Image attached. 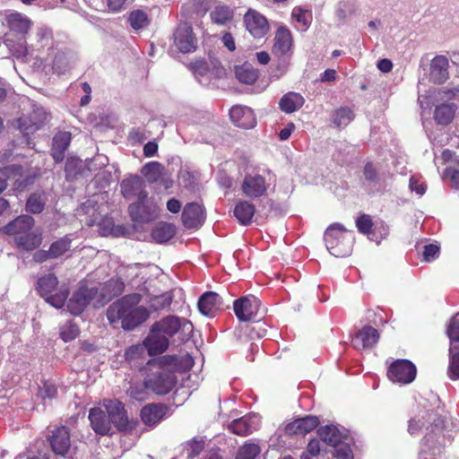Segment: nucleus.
I'll return each instance as SVG.
<instances>
[{"label": "nucleus", "instance_id": "nucleus-1", "mask_svg": "<svg viewBox=\"0 0 459 459\" xmlns=\"http://www.w3.org/2000/svg\"><path fill=\"white\" fill-rule=\"evenodd\" d=\"M141 295L134 293L126 295L112 303L107 310V317L111 325L120 326L125 330H132L146 321L149 311L143 306H138Z\"/></svg>", "mask_w": 459, "mask_h": 459}, {"label": "nucleus", "instance_id": "nucleus-2", "mask_svg": "<svg viewBox=\"0 0 459 459\" xmlns=\"http://www.w3.org/2000/svg\"><path fill=\"white\" fill-rule=\"evenodd\" d=\"M325 241L328 251L336 257L347 256L351 252L352 240L348 238L346 230L340 223L327 228Z\"/></svg>", "mask_w": 459, "mask_h": 459}, {"label": "nucleus", "instance_id": "nucleus-3", "mask_svg": "<svg viewBox=\"0 0 459 459\" xmlns=\"http://www.w3.org/2000/svg\"><path fill=\"white\" fill-rule=\"evenodd\" d=\"M58 284L57 277L53 274H48L40 278L38 281L39 291L46 301L56 308H61L68 297V290L65 287L59 289L58 292L53 294Z\"/></svg>", "mask_w": 459, "mask_h": 459}, {"label": "nucleus", "instance_id": "nucleus-4", "mask_svg": "<svg viewBox=\"0 0 459 459\" xmlns=\"http://www.w3.org/2000/svg\"><path fill=\"white\" fill-rule=\"evenodd\" d=\"M176 383L174 373L163 368H159L145 378V387L157 394H167Z\"/></svg>", "mask_w": 459, "mask_h": 459}, {"label": "nucleus", "instance_id": "nucleus-5", "mask_svg": "<svg viewBox=\"0 0 459 459\" xmlns=\"http://www.w3.org/2000/svg\"><path fill=\"white\" fill-rule=\"evenodd\" d=\"M128 212L134 221L149 222L158 218L160 208L153 198L147 196L132 203Z\"/></svg>", "mask_w": 459, "mask_h": 459}, {"label": "nucleus", "instance_id": "nucleus-6", "mask_svg": "<svg viewBox=\"0 0 459 459\" xmlns=\"http://www.w3.org/2000/svg\"><path fill=\"white\" fill-rule=\"evenodd\" d=\"M233 307L237 317L242 322L256 320L264 312L261 301L255 296L239 298L234 301Z\"/></svg>", "mask_w": 459, "mask_h": 459}, {"label": "nucleus", "instance_id": "nucleus-7", "mask_svg": "<svg viewBox=\"0 0 459 459\" xmlns=\"http://www.w3.org/2000/svg\"><path fill=\"white\" fill-rule=\"evenodd\" d=\"M152 327L160 333L167 335L169 339L179 331L185 335L190 334L193 331V325L190 321L176 316L163 317L160 321L155 322Z\"/></svg>", "mask_w": 459, "mask_h": 459}, {"label": "nucleus", "instance_id": "nucleus-8", "mask_svg": "<svg viewBox=\"0 0 459 459\" xmlns=\"http://www.w3.org/2000/svg\"><path fill=\"white\" fill-rule=\"evenodd\" d=\"M102 407L117 429L122 431L133 428L122 402L117 399H105Z\"/></svg>", "mask_w": 459, "mask_h": 459}, {"label": "nucleus", "instance_id": "nucleus-9", "mask_svg": "<svg viewBox=\"0 0 459 459\" xmlns=\"http://www.w3.org/2000/svg\"><path fill=\"white\" fill-rule=\"evenodd\" d=\"M174 46L181 53L194 52L197 48V38L187 22L178 24L174 32Z\"/></svg>", "mask_w": 459, "mask_h": 459}, {"label": "nucleus", "instance_id": "nucleus-10", "mask_svg": "<svg viewBox=\"0 0 459 459\" xmlns=\"http://www.w3.org/2000/svg\"><path fill=\"white\" fill-rule=\"evenodd\" d=\"M7 181H12L16 188L22 189L31 184L33 178L24 176L21 166L13 165L0 169V194L6 188Z\"/></svg>", "mask_w": 459, "mask_h": 459}, {"label": "nucleus", "instance_id": "nucleus-11", "mask_svg": "<svg viewBox=\"0 0 459 459\" xmlns=\"http://www.w3.org/2000/svg\"><path fill=\"white\" fill-rule=\"evenodd\" d=\"M416 367L407 359H398L391 364L387 376L393 382L410 384L416 377Z\"/></svg>", "mask_w": 459, "mask_h": 459}, {"label": "nucleus", "instance_id": "nucleus-12", "mask_svg": "<svg viewBox=\"0 0 459 459\" xmlns=\"http://www.w3.org/2000/svg\"><path fill=\"white\" fill-rule=\"evenodd\" d=\"M244 23L247 30L255 39L264 38L270 30L267 19L251 8L244 15Z\"/></svg>", "mask_w": 459, "mask_h": 459}, {"label": "nucleus", "instance_id": "nucleus-13", "mask_svg": "<svg viewBox=\"0 0 459 459\" xmlns=\"http://www.w3.org/2000/svg\"><path fill=\"white\" fill-rule=\"evenodd\" d=\"M120 191L127 200H139L147 197L145 183L139 176H129L120 183Z\"/></svg>", "mask_w": 459, "mask_h": 459}, {"label": "nucleus", "instance_id": "nucleus-14", "mask_svg": "<svg viewBox=\"0 0 459 459\" xmlns=\"http://www.w3.org/2000/svg\"><path fill=\"white\" fill-rule=\"evenodd\" d=\"M97 294L96 288L82 286L69 299L67 308L73 315L81 314Z\"/></svg>", "mask_w": 459, "mask_h": 459}, {"label": "nucleus", "instance_id": "nucleus-15", "mask_svg": "<svg viewBox=\"0 0 459 459\" xmlns=\"http://www.w3.org/2000/svg\"><path fill=\"white\" fill-rule=\"evenodd\" d=\"M89 420L92 429L99 435L113 433L114 424L101 407L92 408L89 411Z\"/></svg>", "mask_w": 459, "mask_h": 459}, {"label": "nucleus", "instance_id": "nucleus-16", "mask_svg": "<svg viewBox=\"0 0 459 459\" xmlns=\"http://www.w3.org/2000/svg\"><path fill=\"white\" fill-rule=\"evenodd\" d=\"M46 119V114L42 110L38 109L18 118L16 126L23 134L28 135L38 131L45 123Z\"/></svg>", "mask_w": 459, "mask_h": 459}, {"label": "nucleus", "instance_id": "nucleus-17", "mask_svg": "<svg viewBox=\"0 0 459 459\" xmlns=\"http://www.w3.org/2000/svg\"><path fill=\"white\" fill-rule=\"evenodd\" d=\"M241 190L249 198L260 197L266 192L265 179L258 174H248L242 182Z\"/></svg>", "mask_w": 459, "mask_h": 459}, {"label": "nucleus", "instance_id": "nucleus-18", "mask_svg": "<svg viewBox=\"0 0 459 459\" xmlns=\"http://www.w3.org/2000/svg\"><path fill=\"white\" fill-rule=\"evenodd\" d=\"M231 121L238 127L253 128L256 125V119L253 110L248 107L234 106L230 110Z\"/></svg>", "mask_w": 459, "mask_h": 459}, {"label": "nucleus", "instance_id": "nucleus-19", "mask_svg": "<svg viewBox=\"0 0 459 459\" xmlns=\"http://www.w3.org/2000/svg\"><path fill=\"white\" fill-rule=\"evenodd\" d=\"M169 344L168 336L155 331L153 327L151 328L149 335L143 341V346L151 356L164 352L168 349Z\"/></svg>", "mask_w": 459, "mask_h": 459}, {"label": "nucleus", "instance_id": "nucleus-20", "mask_svg": "<svg viewBox=\"0 0 459 459\" xmlns=\"http://www.w3.org/2000/svg\"><path fill=\"white\" fill-rule=\"evenodd\" d=\"M49 442L55 454L65 455L71 446L68 429L62 426L54 429L49 437Z\"/></svg>", "mask_w": 459, "mask_h": 459}, {"label": "nucleus", "instance_id": "nucleus-21", "mask_svg": "<svg viewBox=\"0 0 459 459\" xmlns=\"http://www.w3.org/2000/svg\"><path fill=\"white\" fill-rule=\"evenodd\" d=\"M259 422L258 415L248 414L233 420L229 428L236 435L247 436L258 428Z\"/></svg>", "mask_w": 459, "mask_h": 459}, {"label": "nucleus", "instance_id": "nucleus-22", "mask_svg": "<svg viewBox=\"0 0 459 459\" xmlns=\"http://www.w3.org/2000/svg\"><path fill=\"white\" fill-rule=\"evenodd\" d=\"M318 424L317 417L307 416L289 423L285 428V432L288 435H306L316 429Z\"/></svg>", "mask_w": 459, "mask_h": 459}, {"label": "nucleus", "instance_id": "nucleus-23", "mask_svg": "<svg viewBox=\"0 0 459 459\" xmlns=\"http://www.w3.org/2000/svg\"><path fill=\"white\" fill-rule=\"evenodd\" d=\"M5 22L12 31L22 36L27 34L32 26L30 19L18 12L6 14Z\"/></svg>", "mask_w": 459, "mask_h": 459}, {"label": "nucleus", "instance_id": "nucleus-24", "mask_svg": "<svg viewBox=\"0 0 459 459\" xmlns=\"http://www.w3.org/2000/svg\"><path fill=\"white\" fill-rule=\"evenodd\" d=\"M378 338L377 329L372 326H364L354 337L352 344L357 350L368 349L377 342Z\"/></svg>", "mask_w": 459, "mask_h": 459}, {"label": "nucleus", "instance_id": "nucleus-25", "mask_svg": "<svg viewBox=\"0 0 459 459\" xmlns=\"http://www.w3.org/2000/svg\"><path fill=\"white\" fill-rule=\"evenodd\" d=\"M204 209L195 203L187 204L182 213V221L186 228H195L204 221Z\"/></svg>", "mask_w": 459, "mask_h": 459}, {"label": "nucleus", "instance_id": "nucleus-26", "mask_svg": "<svg viewBox=\"0 0 459 459\" xmlns=\"http://www.w3.org/2000/svg\"><path fill=\"white\" fill-rule=\"evenodd\" d=\"M222 307L221 297L212 291H207L201 296L198 301V308L203 315L212 316Z\"/></svg>", "mask_w": 459, "mask_h": 459}, {"label": "nucleus", "instance_id": "nucleus-27", "mask_svg": "<svg viewBox=\"0 0 459 459\" xmlns=\"http://www.w3.org/2000/svg\"><path fill=\"white\" fill-rule=\"evenodd\" d=\"M167 407L160 403H150L141 410L143 422L148 426H154L165 416Z\"/></svg>", "mask_w": 459, "mask_h": 459}, {"label": "nucleus", "instance_id": "nucleus-28", "mask_svg": "<svg viewBox=\"0 0 459 459\" xmlns=\"http://www.w3.org/2000/svg\"><path fill=\"white\" fill-rule=\"evenodd\" d=\"M292 46V36L286 27H280L274 37V44L273 47V52L275 55L282 56L287 54Z\"/></svg>", "mask_w": 459, "mask_h": 459}, {"label": "nucleus", "instance_id": "nucleus-29", "mask_svg": "<svg viewBox=\"0 0 459 459\" xmlns=\"http://www.w3.org/2000/svg\"><path fill=\"white\" fill-rule=\"evenodd\" d=\"M430 77L437 83H442L448 78V59L446 56H437L432 59Z\"/></svg>", "mask_w": 459, "mask_h": 459}, {"label": "nucleus", "instance_id": "nucleus-30", "mask_svg": "<svg viewBox=\"0 0 459 459\" xmlns=\"http://www.w3.org/2000/svg\"><path fill=\"white\" fill-rule=\"evenodd\" d=\"M34 226V219L29 215H22L11 221L5 226V232L9 235H13L14 238L18 235L25 234L32 230Z\"/></svg>", "mask_w": 459, "mask_h": 459}, {"label": "nucleus", "instance_id": "nucleus-31", "mask_svg": "<svg viewBox=\"0 0 459 459\" xmlns=\"http://www.w3.org/2000/svg\"><path fill=\"white\" fill-rule=\"evenodd\" d=\"M71 143V134L69 132H59L53 139L51 155L56 162H60L65 158V152Z\"/></svg>", "mask_w": 459, "mask_h": 459}, {"label": "nucleus", "instance_id": "nucleus-32", "mask_svg": "<svg viewBox=\"0 0 459 459\" xmlns=\"http://www.w3.org/2000/svg\"><path fill=\"white\" fill-rule=\"evenodd\" d=\"M14 241L19 247L27 251H30L36 249L41 245V233L30 230L25 234L18 235L15 237Z\"/></svg>", "mask_w": 459, "mask_h": 459}, {"label": "nucleus", "instance_id": "nucleus-33", "mask_svg": "<svg viewBox=\"0 0 459 459\" xmlns=\"http://www.w3.org/2000/svg\"><path fill=\"white\" fill-rule=\"evenodd\" d=\"M304 102L305 100L300 94L291 91L281 99L280 108L283 112L290 114L300 108Z\"/></svg>", "mask_w": 459, "mask_h": 459}, {"label": "nucleus", "instance_id": "nucleus-34", "mask_svg": "<svg viewBox=\"0 0 459 459\" xmlns=\"http://www.w3.org/2000/svg\"><path fill=\"white\" fill-rule=\"evenodd\" d=\"M255 212L254 204L247 201H239L235 206L234 215L240 224L246 226L251 223Z\"/></svg>", "mask_w": 459, "mask_h": 459}, {"label": "nucleus", "instance_id": "nucleus-35", "mask_svg": "<svg viewBox=\"0 0 459 459\" xmlns=\"http://www.w3.org/2000/svg\"><path fill=\"white\" fill-rule=\"evenodd\" d=\"M457 106L455 103H446L437 106L435 109L434 117L437 124L447 125L452 122Z\"/></svg>", "mask_w": 459, "mask_h": 459}, {"label": "nucleus", "instance_id": "nucleus-36", "mask_svg": "<svg viewBox=\"0 0 459 459\" xmlns=\"http://www.w3.org/2000/svg\"><path fill=\"white\" fill-rule=\"evenodd\" d=\"M236 78L242 83L252 84L258 78L257 71L248 63L235 67Z\"/></svg>", "mask_w": 459, "mask_h": 459}, {"label": "nucleus", "instance_id": "nucleus-37", "mask_svg": "<svg viewBox=\"0 0 459 459\" xmlns=\"http://www.w3.org/2000/svg\"><path fill=\"white\" fill-rule=\"evenodd\" d=\"M320 438L327 445L337 447L342 441V434L334 426H325L317 431Z\"/></svg>", "mask_w": 459, "mask_h": 459}, {"label": "nucleus", "instance_id": "nucleus-38", "mask_svg": "<svg viewBox=\"0 0 459 459\" xmlns=\"http://www.w3.org/2000/svg\"><path fill=\"white\" fill-rule=\"evenodd\" d=\"M431 414L429 411H422L409 420L408 431L411 436H416L430 422Z\"/></svg>", "mask_w": 459, "mask_h": 459}, {"label": "nucleus", "instance_id": "nucleus-39", "mask_svg": "<svg viewBox=\"0 0 459 459\" xmlns=\"http://www.w3.org/2000/svg\"><path fill=\"white\" fill-rule=\"evenodd\" d=\"M164 172V167L158 161H151L145 164L142 169V174L151 183L160 181Z\"/></svg>", "mask_w": 459, "mask_h": 459}, {"label": "nucleus", "instance_id": "nucleus-40", "mask_svg": "<svg viewBox=\"0 0 459 459\" xmlns=\"http://www.w3.org/2000/svg\"><path fill=\"white\" fill-rule=\"evenodd\" d=\"M211 18L214 23L225 25L233 18V11L226 5H219L211 13Z\"/></svg>", "mask_w": 459, "mask_h": 459}, {"label": "nucleus", "instance_id": "nucleus-41", "mask_svg": "<svg viewBox=\"0 0 459 459\" xmlns=\"http://www.w3.org/2000/svg\"><path fill=\"white\" fill-rule=\"evenodd\" d=\"M175 234V228L169 223H160L152 230V238L159 243L169 240Z\"/></svg>", "mask_w": 459, "mask_h": 459}, {"label": "nucleus", "instance_id": "nucleus-42", "mask_svg": "<svg viewBox=\"0 0 459 459\" xmlns=\"http://www.w3.org/2000/svg\"><path fill=\"white\" fill-rule=\"evenodd\" d=\"M72 247V239L65 236L63 237L56 241H54L50 247V254L52 255V257L58 258L62 255H64L66 252L70 250Z\"/></svg>", "mask_w": 459, "mask_h": 459}, {"label": "nucleus", "instance_id": "nucleus-43", "mask_svg": "<svg viewBox=\"0 0 459 459\" xmlns=\"http://www.w3.org/2000/svg\"><path fill=\"white\" fill-rule=\"evenodd\" d=\"M173 296L170 292H164L160 295L150 294L148 303L153 310L164 309L170 306Z\"/></svg>", "mask_w": 459, "mask_h": 459}, {"label": "nucleus", "instance_id": "nucleus-44", "mask_svg": "<svg viewBox=\"0 0 459 459\" xmlns=\"http://www.w3.org/2000/svg\"><path fill=\"white\" fill-rule=\"evenodd\" d=\"M353 117L351 109L349 108H341L334 112L333 121L336 126H346L352 121Z\"/></svg>", "mask_w": 459, "mask_h": 459}, {"label": "nucleus", "instance_id": "nucleus-45", "mask_svg": "<svg viewBox=\"0 0 459 459\" xmlns=\"http://www.w3.org/2000/svg\"><path fill=\"white\" fill-rule=\"evenodd\" d=\"M128 20L134 30L144 28L150 22L147 13L141 10L133 11L129 15Z\"/></svg>", "mask_w": 459, "mask_h": 459}, {"label": "nucleus", "instance_id": "nucleus-46", "mask_svg": "<svg viewBox=\"0 0 459 459\" xmlns=\"http://www.w3.org/2000/svg\"><path fill=\"white\" fill-rule=\"evenodd\" d=\"M260 452L261 449L258 445L246 443L239 448L236 459H255Z\"/></svg>", "mask_w": 459, "mask_h": 459}, {"label": "nucleus", "instance_id": "nucleus-47", "mask_svg": "<svg viewBox=\"0 0 459 459\" xmlns=\"http://www.w3.org/2000/svg\"><path fill=\"white\" fill-rule=\"evenodd\" d=\"M99 232L101 236H117L119 230L114 225L113 221L110 218L102 219L98 224Z\"/></svg>", "mask_w": 459, "mask_h": 459}, {"label": "nucleus", "instance_id": "nucleus-48", "mask_svg": "<svg viewBox=\"0 0 459 459\" xmlns=\"http://www.w3.org/2000/svg\"><path fill=\"white\" fill-rule=\"evenodd\" d=\"M45 202L41 195L33 194L31 195L26 204L27 210L32 213H39L42 212Z\"/></svg>", "mask_w": 459, "mask_h": 459}, {"label": "nucleus", "instance_id": "nucleus-49", "mask_svg": "<svg viewBox=\"0 0 459 459\" xmlns=\"http://www.w3.org/2000/svg\"><path fill=\"white\" fill-rule=\"evenodd\" d=\"M78 333V327L72 322L65 323L60 329V336L65 342L74 340Z\"/></svg>", "mask_w": 459, "mask_h": 459}, {"label": "nucleus", "instance_id": "nucleus-50", "mask_svg": "<svg viewBox=\"0 0 459 459\" xmlns=\"http://www.w3.org/2000/svg\"><path fill=\"white\" fill-rule=\"evenodd\" d=\"M453 348H450V361L448 367V377L453 379H459V351L452 353Z\"/></svg>", "mask_w": 459, "mask_h": 459}, {"label": "nucleus", "instance_id": "nucleus-51", "mask_svg": "<svg viewBox=\"0 0 459 459\" xmlns=\"http://www.w3.org/2000/svg\"><path fill=\"white\" fill-rule=\"evenodd\" d=\"M146 389L148 388L145 387V383L143 385L134 384L130 385L127 394L130 397L137 401H143L147 398Z\"/></svg>", "mask_w": 459, "mask_h": 459}, {"label": "nucleus", "instance_id": "nucleus-52", "mask_svg": "<svg viewBox=\"0 0 459 459\" xmlns=\"http://www.w3.org/2000/svg\"><path fill=\"white\" fill-rule=\"evenodd\" d=\"M446 333L451 343L459 342V313L451 319Z\"/></svg>", "mask_w": 459, "mask_h": 459}, {"label": "nucleus", "instance_id": "nucleus-53", "mask_svg": "<svg viewBox=\"0 0 459 459\" xmlns=\"http://www.w3.org/2000/svg\"><path fill=\"white\" fill-rule=\"evenodd\" d=\"M291 17L300 23L303 29H306L309 24L311 15L300 7H295L292 10Z\"/></svg>", "mask_w": 459, "mask_h": 459}, {"label": "nucleus", "instance_id": "nucleus-54", "mask_svg": "<svg viewBox=\"0 0 459 459\" xmlns=\"http://www.w3.org/2000/svg\"><path fill=\"white\" fill-rule=\"evenodd\" d=\"M356 226L359 232L369 234L373 226L372 219L368 214H363L356 221Z\"/></svg>", "mask_w": 459, "mask_h": 459}, {"label": "nucleus", "instance_id": "nucleus-55", "mask_svg": "<svg viewBox=\"0 0 459 459\" xmlns=\"http://www.w3.org/2000/svg\"><path fill=\"white\" fill-rule=\"evenodd\" d=\"M57 388L52 382L46 381L39 388V394L42 399H52L56 396Z\"/></svg>", "mask_w": 459, "mask_h": 459}, {"label": "nucleus", "instance_id": "nucleus-56", "mask_svg": "<svg viewBox=\"0 0 459 459\" xmlns=\"http://www.w3.org/2000/svg\"><path fill=\"white\" fill-rule=\"evenodd\" d=\"M439 252V247L437 245L429 244L424 247L423 258L426 262L434 260Z\"/></svg>", "mask_w": 459, "mask_h": 459}, {"label": "nucleus", "instance_id": "nucleus-57", "mask_svg": "<svg viewBox=\"0 0 459 459\" xmlns=\"http://www.w3.org/2000/svg\"><path fill=\"white\" fill-rule=\"evenodd\" d=\"M410 188L411 191H414L419 195H422L426 192L427 186L424 182H420L415 177H411L410 178Z\"/></svg>", "mask_w": 459, "mask_h": 459}, {"label": "nucleus", "instance_id": "nucleus-58", "mask_svg": "<svg viewBox=\"0 0 459 459\" xmlns=\"http://www.w3.org/2000/svg\"><path fill=\"white\" fill-rule=\"evenodd\" d=\"M445 177L450 180L453 187L459 189V170L454 168H447Z\"/></svg>", "mask_w": 459, "mask_h": 459}, {"label": "nucleus", "instance_id": "nucleus-59", "mask_svg": "<svg viewBox=\"0 0 459 459\" xmlns=\"http://www.w3.org/2000/svg\"><path fill=\"white\" fill-rule=\"evenodd\" d=\"M193 70L196 75H205L209 72V67L206 62L203 60L195 61L193 64Z\"/></svg>", "mask_w": 459, "mask_h": 459}, {"label": "nucleus", "instance_id": "nucleus-60", "mask_svg": "<svg viewBox=\"0 0 459 459\" xmlns=\"http://www.w3.org/2000/svg\"><path fill=\"white\" fill-rule=\"evenodd\" d=\"M82 161L74 159L68 160L65 163V172L67 177L75 176L77 171H75V169H77L78 166H81Z\"/></svg>", "mask_w": 459, "mask_h": 459}, {"label": "nucleus", "instance_id": "nucleus-61", "mask_svg": "<svg viewBox=\"0 0 459 459\" xmlns=\"http://www.w3.org/2000/svg\"><path fill=\"white\" fill-rule=\"evenodd\" d=\"M49 259H54L50 254L49 248L48 250H39L33 255V260L36 263H43Z\"/></svg>", "mask_w": 459, "mask_h": 459}, {"label": "nucleus", "instance_id": "nucleus-62", "mask_svg": "<svg viewBox=\"0 0 459 459\" xmlns=\"http://www.w3.org/2000/svg\"><path fill=\"white\" fill-rule=\"evenodd\" d=\"M111 286L114 287L113 290L109 293L111 296L119 295L124 290V283L119 280H110L107 287L109 288Z\"/></svg>", "mask_w": 459, "mask_h": 459}, {"label": "nucleus", "instance_id": "nucleus-63", "mask_svg": "<svg viewBox=\"0 0 459 459\" xmlns=\"http://www.w3.org/2000/svg\"><path fill=\"white\" fill-rule=\"evenodd\" d=\"M364 176L367 180L374 181L377 179V171L371 163L366 164L364 168Z\"/></svg>", "mask_w": 459, "mask_h": 459}, {"label": "nucleus", "instance_id": "nucleus-64", "mask_svg": "<svg viewBox=\"0 0 459 459\" xmlns=\"http://www.w3.org/2000/svg\"><path fill=\"white\" fill-rule=\"evenodd\" d=\"M158 151V144L155 142H148L143 147V153L146 157L153 156Z\"/></svg>", "mask_w": 459, "mask_h": 459}]
</instances>
